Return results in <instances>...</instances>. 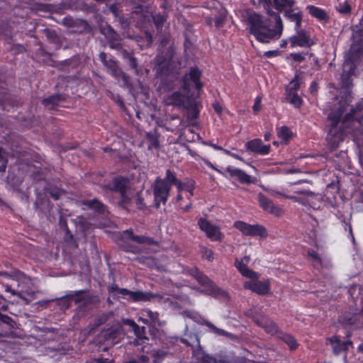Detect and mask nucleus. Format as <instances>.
<instances>
[{
    "label": "nucleus",
    "instance_id": "nucleus-1",
    "mask_svg": "<svg viewBox=\"0 0 363 363\" xmlns=\"http://www.w3.org/2000/svg\"><path fill=\"white\" fill-rule=\"evenodd\" d=\"M259 4L269 15H275L276 28L270 29L268 21L256 13H250L247 19L248 25L251 33L255 35L258 41L267 43L274 39L279 38L283 30L281 19L279 15L275 14L272 9L274 8L278 11H282L284 9L294 6V1L259 0Z\"/></svg>",
    "mask_w": 363,
    "mask_h": 363
},
{
    "label": "nucleus",
    "instance_id": "nucleus-2",
    "mask_svg": "<svg viewBox=\"0 0 363 363\" xmlns=\"http://www.w3.org/2000/svg\"><path fill=\"white\" fill-rule=\"evenodd\" d=\"M345 109V106H341L337 112L332 111L328 115L330 128L327 140L330 145H337L343 140L344 135L348 133L353 134L355 140H363V118H359L363 112V106L359 104L356 109L352 110V113L346 114L340 121Z\"/></svg>",
    "mask_w": 363,
    "mask_h": 363
},
{
    "label": "nucleus",
    "instance_id": "nucleus-3",
    "mask_svg": "<svg viewBox=\"0 0 363 363\" xmlns=\"http://www.w3.org/2000/svg\"><path fill=\"white\" fill-rule=\"evenodd\" d=\"M1 281L11 279L17 283L18 288L16 292L11 289V286H6V291L11 292L12 294H17L20 298L26 302H30L34 298V290L31 287V282L28 277L18 271L13 270L12 272L0 271Z\"/></svg>",
    "mask_w": 363,
    "mask_h": 363
},
{
    "label": "nucleus",
    "instance_id": "nucleus-4",
    "mask_svg": "<svg viewBox=\"0 0 363 363\" xmlns=\"http://www.w3.org/2000/svg\"><path fill=\"white\" fill-rule=\"evenodd\" d=\"M113 189L120 194L121 204L135 203L139 208H142L144 206L143 199L139 193L131 189L127 179L124 178L114 179L113 181Z\"/></svg>",
    "mask_w": 363,
    "mask_h": 363
},
{
    "label": "nucleus",
    "instance_id": "nucleus-5",
    "mask_svg": "<svg viewBox=\"0 0 363 363\" xmlns=\"http://www.w3.org/2000/svg\"><path fill=\"white\" fill-rule=\"evenodd\" d=\"M137 318L139 322L150 327V331L153 338L158 337L161 341H164L165 336L164 332L156 329L157 326L162 325L157 313H154L149 309H143L137 313Z\"/></svg>",
    "mask_w": 363,
    "mask_h": 363
},
{
    "label": "nucleus",
    "instance_id": "nucleus-6",
    "mask_svg": "<svg viewBox=\"0 0 363 363\" xmlns=\"http://www.w3.org/2000/svg\"><path fill=\"white\" fill-rule=\"evenodd\" d=\"M108 291L113 296H116L117 298L122 297L133 302L150 301L152 298L155 296L152 294L141 291H132L126 289H120L116 284L111 285L108 288Z\"/></svg>",
    "mask_w": 363,
    "mask_h": 363
},
{
    "label": "nucleus",
    "instance_id": "nucleus-7",
    "mask_svg": "<svg viewBox=\"0 0 363 363\" xmlns=\"http://www.w3.org/2000/svg\"><path fill=\"white\" fill-rule=\"evenodd\" d=\"M155 203L157 207L160 206V203H165L167 201L170 190V185L165 181L160 178H157L152 186Z\"/></svg>",
    "mask_w": 363,
    "mask_h": 363
},
{
    "label": "nucleus",
    "instance_id": "nucleus-8",
    "mask_svg": "<svg viewBox=\"0 0 363 363\" xmlns=\"http://www.w3.org/2000/svg\"><path fill=\"white\" fill-rule=\"evenodd\" d=\"M233 226L245 236H259L266 238L267 233L264 227L260 225H250L241 220L235 221Z\"/></svg>",
    "mask_w": 363,
    "mask_h": 363
},
{
    "label": "nucleus",
    "instance_id": "nucleus-9",
    "mask_svg": "<svg viewBox=\"0 0 363 363\" xmlns=\"http://www.w3.org/2000/svg\"><path fill=\"white\" fill-rule=\"evenodd\" d=\"M259 274L257 273V277L249 278L250 280L245 281L243 286L246 289H250L259 295L267 294L270 289L269 281H259Z\"/></svg>",
    "mask_w": 363,
    "mask_h": 363
},
{
    "label": "nucleus",
    "instance_id": "nucleus-10",
    "mask_svg": "<svg viewBox=\"0 0 363 363\" xmlns=\"http://www.w3.org/2000/svg\"><path fill=\"white\" fill-rule=\"evenodd\" d=\"M200 229L203 231L206 236L213 241L221 240L223 238L220 228L208 221L205 218H200L198 221Z\"/></svg>",
    "mask_w": 363,
    "mask_h": 363
},
{
    "label": "nucleus",
    "instance_id": "nucleus-11",
    "mask_svg": "<svg viewBox=\"0 0 363 363\" xmlns=\"http://www.w3.org/2000/svg\"><path fill=\"white\" fill-rule=\"evenodd\" d=\"M122 323L124 325H129L133 331L135 335L133 342L135 345L148 344L149 338L145 335L146 329L145 327H139L134 320L130 319H123Z\"/></svg>",
    "mask_w": 363,
    "mask_h": 363
},
{
    "label": "nucleus",
    "instance_id": "nucleus-12",
    "mask_svg": "<svg viewBox=\"0 0 363 363\" xmlns=\"http://www.w3.org/2000/svg\"><path fill=\"white\" fill-rule=\"evenodd\" d=\"M296 35L290 38L289 40L292 48L299 47H310L314 44L309 35L303 30L298 29Z\"/></svg>",
    "mask_w": 363,
    "mask_h": 363
},
{
    "label": "nucleus",
    "instance_id": "nucleus-13",
    "mask_svg": "<svg viewBox=\"0 0 363 363\" xmlns=\"http://www.w3.org/2000/svg\"><path fill=\"white\" fill-rule=\"evenodd\" d=\"M201 72L197 68H191L189 73L186 74L184 79V88L189 89L191 86H195L196 89H201L202 84L199 81Z\"/></svg>",
    "mask_w": 363,
    "mask_h": 363
},
{
    "label": "nucleus",
    "instance_id": "nucleus-14",
    "mask_svg": "<svg viewBox=\"0 0 363 363\" xmlns=\"http://www.w3.org/2000/svg\"><path fill=\"white\" fill-rule=\"evenodd\" d=\"M191 274L196 279L200 284L206 287V293L208 294H213L216 292V287L213 281H211L206 276L200 272L196 268L192 269L191 270Z\"/></svg>",
    "mask_w": 363,
    "mask_h": 363
},
{
    "label": "nucleus",
    "instance_id": "nucleus-15",
    "mask_svg": "<svg viewBox=\"0 0 363 363\" xmlns=\"http://www.w3.org/2000/svg\"><path fill=\"white\" fill-rule=\"evenodd\" d=\"M258 201L260 206L265 211L277 216H279L282 214V209L274 205L272 201L268 199L264 194H259Z\"/></svg>",
    "mask_w": 363,
    "mask_h": 363
},
{
    "label": "nucleus",
    "instance_id": "nucleus-16",
    "mask_svg": "<svg viewBox=\"0 0 363 363\" xmlns=\"http://www.w3.org/2000/svg\"><path fill=\"white\" fill-rule=\"evenodd\" d=\"M185 313L186 314L187 317L193 319L196 322L201 323L202 324H205L207 327H208L211 332L215 333L218 335H223L226 336L228 335V333L220 328H218L214 325H213L211 323L205 320L199 314H198L196 312H190V311H186Z\"/></svg>",
    "mask_w": 363,
    "mask_h": 363
},
{
    "label": "nucleus",
    "instance_id": "nucleus-17",
    "mask_svg": "<svg viewBox=\"0 0 363 363\" xmlns=\"http://www.w3.org/2000/svg\"><path fill=\"white\" fill-rule=\"evenodd\" d=\"M250 258L249 256L243 257L240 260H235V267L240 274L247 278H256L257 277V273L247 267V264L250 262Z\"/></svg>",
    "mask_w": 363,
    "mask_h": 363
},
{
    "label": "nucleus",
    "instance_id": "nucleus-18",
    "mask_svg": "<svg viewBox=\"0 0 363 363\" xmlns=\"http://www.w3.org/2000/svg\"><path fill=\"white\" fill-rule=\"evenodd\" d=\"M247 150L261 155H267L271 149L269 145H265L260 139H254L245 145Z\"/></svg>",
    "mask_w": 363,
    "mask_h": 363
},
{
    "label": "nucleus",
    "instance_id": "nucleus-19",
    "mask_svg": "<svg viewBox=\"0 0 363 363\" xmlns=\"http://www.w3.org/2000/svg\"><path fill=\"white\" fill-rule=\"evenodd\" d=\"M226 171L229 173L231 177H236L239 182L242 184H251L253 182L251 176L247 174L244 171L240 169L228 166L226 168Z\"/></svg>",
    "mask_w": 363,
    "mask_h": 363
},
{
    "label": "nucleus",
    "instance_id": "nucleus-20",
    "mask_svg": "<svg viewBox=\"0 0 363 363\" xmlns=\"http://www.w3.org/2000/svg\"><path fill=\"white\" fill-rule=\"evenodd\" d=\"M285 16L291 22L295 23V29L298 30L301 28L302 22V13L298 9L291 7L283 11Z\"/></svg>",
    "mask_w": 363,
    "mask_h": 363
},
{
    "label": "nucleus",
    "instance_id": "nucleus-21",
    "mask_svg": "<svg viewBox=\"0 0 363 363\" xmlns=\"http://www.w3.org/2000/svg\"><path fill=\"white\" fill-rule=\"evenodd\" d=\"M328 340L332 345L334 353L336 354H340L342 351L347 350L349 347L352 345L350 340L342 342L337 336H333L328 339Z\"/></svg>",
    "mask_w": 363,
    "mask_h": 363
},
{
    "label": "nucleus",
    "instance_id": "nucleus-22",
    "mask_svg": "<svg viewBox=\"0 0 363 363\" xmlns=\"http://www.w3.org/2000/svg\"><path fill=\"white\" fill-rule=\"evenodd\" d=\"M99 58L104 65L107 67L108 72L113 76H118L120 73V70L118 69V65L114 60L109 59L106 60V55L104 52L99 54Z\"/></svg>",
    "mask_w": 363,
    "mask_h": 363
},
{
    "label": "nucleus",
    "instance_id": "nucleus-23",
    "mask_svg": "<svg viewBox=\"0 0 363 363\" xmlns=\"http://www.w3.org/2000/svg\"><path fill=\"white\" fill-rule=\"evenodd\" d=\"M185 100L184 95L179 92H174L165 99V104L174 106H182L184 105Z\"/></svg>",
    "mask_w": 363,
    "mask_h": 363
},
{
    "label": "nucleus",
    "instance_id": "nucleus-24",
    "mask_svg": "<svg viewBox=\"0 0 363 363\" xmlns=\"http://www.w3.org/2000/svg\"><path fill=\"white\" fill-rule=\"evenodd\" d=\"M306 9L311 16L316 18L319 21H326L328 18L326 12L320 8L308 5Z\"/></svg>",
    "mask_w": 363,
    "mask_h": 363
},
{
    "label": "nucleus",
    "instance_id": "nucleus-25",
    "mask_svg": "<svg viewBox=\"0 0 363 363\" xmlns=\"http://www.w3.org/2000/svg\"><path fill=\"white\" fill-rule=\"evenodd\" d=\"M125 234L127 235V237L130 238L131 240L136 242L140 244L147 243V244H152L153 243V241L148 238H145L144 236H135L133 235V233L131 231L127 230L125 232Z\"/></svg>",
    "mask_w": 363,
    "mask_h": 363
},
{
    "label": "nucleus",
    "instance_id": "nucleus-26",
    "mask_svg": "<svg viewBox=\"0 0 363 363\" xmlns=\"http://www.w3.org/2000/svg\"><path fill=\"white\" fill-rule=\"evenodd\" d=\"M301 86V82L298 79V77L297 75L295 76L294 79L291 81L289 84L287 86L286 92L287 94L289 93H296L297 90Z\"/></svg>",
    "mask_w": 363,
    "mask_h": 363
},
{
    "label": "nucleus",
    "instance_id": "nucleus-27",
    "mask_svg": "<svg viewBox=\"0 0 363 363\" xmlns=\"http://www.w3.org/2000/svg\"><path fill=\"white\" fill-rule=\"evenodd\" d=\"M277 135L280 139L288 140L292 136V132L289 128L282 126L278 129Z\"/></svg>",
    "mask_w": 363,
    "mask_h": 363
},
{
    "label": "nucleus",
    "instance_id": "nucleus-28",
    "mask_svg": "<svg viewBox=\"0 0 363 363\" xmlns=\"http://www.w3.org/2000/svg\"><path fill=\"white\" fill-rule=\"evenodd\" d=\"M287 100L296 108H299L302 103L301 99L296 93L287 94Z\"/></svg>",
    "mask_w": 363,
    "mask_h": 363
},
{
    "label": "nucleus",
    "instance_id": "nucleus-29",
    "mask_svg": "<svg viewBox=\"0 0 363 363\" xmlns=\"http://www.w3.org/2000/svg\"><path fill=\"white\" fill-rule=\"evenodd\" d=\"M279 337L282 339L290 347L291 350L296 349L297 347V343L295 339L287 334H280Z\"/></svg>",
    "mask_w": 363,
    "mask_h": 363
},
{
    "label": "nucleus",
    "instance_id": "nucleus-30",
    "mask_svg": "<svg viewBox=\"0 0 363 363\" xmlns=\"http://www.w3.org/2000/svg\"><path fill=\"white\" fill-rule=\"evenodd\" d=\"M84 204L99 212H104V205L97 200L87 201Z\"/></svg>",
    "mask_w": 363,
    "mask_h": 363
},
{
    "label": "nucleus",
    "instance_id": "nucleus-31",
    "mask_svg": "<svg viewBox=\"0 0 363 363\" xmlns=\"http://www.w3.org/2000/svg\"><path fill=\"white\" fill-rule=\"evenodd\" d=\"M163 180H165L170 185V187L172 186V184H175L176 182L178 181L174 174L169 169L167 170L165 179H164Z\"/></svg>",
    "mask_w": 363,
    "mask_h": 363
},
{
    "label": "nucleus",
    "instance_id": "nucleus-32",
    "mask_svg": "<svg viewBox=\"0 0 363 363\" xmlns=\"http://www.w3.org/2000/svg\"><path fill=\"white\" fill-rule=\"evenodd\" d=\"M7 160L4 151L0 148V172H4L6 167Z\"/></svg>",
    "mask_w": 363,
    "mask_h": 363
},
{
    "label": "nucleus",
    "instance_id": "nucleus-33",
    "mask_svg": "<svg viewBox=\"0 0 363 363\" xmlns=\"http://www.w3.org/2000/svg\"><path fill=\"white\" fill-rule=\"evenodd\" d=\"M265 330L268 333L271 335H275L278 333V328L275 323L269 322L265 327Z\"/></svg>",
    "mask_w": 363,
    "mask_h": 363
},
{
    "label": "nucleus",
    "instance_id": "nucleus-34",
    "mask_svg": "<svg viewBox=\"0 0 363 363\" xmlns=\"http://www.w3.org/2000/svg\"><path fill=\"white\" fill-rule=\"evenodd\" d=\"M154 363H160L163 358L167 355V352L163 350H159L155 353Z\"/></svg>",
    "mask_w": 363,
    "mask_h": 363
},
{
    "label": "nucleus",
    "instance_id": "nucleus-35",
    "mask_svg": "<svg viewBox=\"0 0 363 363\" xmlns=\"http://www.w3.org/2000/svg\"><path fill=\"white\" fill-rule=\"evenodd\" d=\"M337 10L340 13L347 14L350 12V6L347 4H340L337 8Z\"/></svg>",
    "mask_w": 363,
    "mask_h": 363
},
{
    "label": "nucleus",
    "instance_id": "nucleus-36",
    "mask_svg": "<svg viewBox=\"0 0 363 363\" xmlns=\"http://www.w3.org/2000/svg\"><path fill=\"white\" fill-rule=\"evenodd\" d=\"M202 256L206 259L211 261L213 259V252L211 250L203 248L201 251Z\"/></svg>",
    "mask_w": 363,
    "mask_h": 363
},
{
    "label": "nucleus",
    "instance_id": "nucleus-37",
    "mask_svg": "<svg viewBox=\"0 0 363 363\" xmlns=\"http://www.w3.org/2000/svg\"><path fill=\"white\" fill-rule=\"evenodd\" d=\"M291 57L293 58L294 60L301 62L305 60V55L303 53H291Z\"/></svg>",
    "mask_w": 363,
    "mask_h": 363
},
{
    "label": "nucleus",
    "instance_id": "nucleus-38",
    "mask_svg": "<svg viewBox=\"0 0 363 363\" xmlns=\"http://www.w3.org/2000/svg\"><path fill=\"white\" fill-rule=\"evenodd\" d=\"M261 101H262L261 96H257L256 98V100H255L254 106H253V111L255 113H257L261 108Z\"/></svg>",
    "mask_w": 363,
    "mask_h": 363
},
{
    "label": "nucleus",
    "instance_id": "nucleus-39",
    "mask_svg": "<svg viewBox=\"0 0 363 363\" xmlns=\"http://www.w3.org/2000/svg\"><path fill=\"white\" fill-rule=\"evenodd\" d=\"M127 363H149V359L147 356L142 355L138 360H132Z\"/></svg>",
    "mask_w": 363,
    "mask_h": 363
},
{
    "label": "nucleus",
    "instance_id": "nucleus-40",
    "mask_svg": "<svg viewBox=\"0 0 363 363\" xmlns=\"http://www.w3.org/2000/svg\"><path fill=\"white\" fill-rule=\"evenodd\" d=\"M349 67L350 70L348 72L349 74H352L354 73V68L352 67V65L350 62H345L343 65L344 72H346L347 68Z\"/></svg>",
    "mask_w": 363,
    "mask_h": 363
},
{
    "label": "nucleus",
    "instance_id": "nucleus-41",
    "mask_svg": "<svg viewBox=\"0 0 363 363\" xmlns=\"http://www.w3.org/2000/svg\"><path fill=\"white\" fill-rule=\"evenodd\" d=\"M154 22L157 27L161 26L164 22V18L161 16H156L153 17Z\"/></svg>",
    "mask_w": 363,
    "mask_h": 363
},
{
    "label": "nucleus",
    "instance_id": "nucleus-42",
    "mask_svg": "<svg viewBox=\"0 0 363 363\" xmlns=\"http://www.w3.org/2000/svg\"><path fill=\"white\" fill-rule=\"evenodd\" d=\"M269 193L272 196H284L286 198L294 199V201H296V199L294 196H284V195H283L282 194H281L279 192H277V191H269Z\"/></svg>",
    "mask_w": 363,
    "mask_h": 363
},
{
    "label": "nucleus",
    "instance_id": "nucleus-43",
    "mask_svg": "<svg viewBox=\"0 0 363 363\" xmlns=\"http://www.w3.org/2000/svg\"><path fill=\"white\" fill-rule=\"evenodd\" d=\"M174 185L177 186L179 193H180L183 190H185L186 184H184L179 180L176 182Z\"/></svg>",
    "mask_w": 363,
    "mask_h": 363
},
{
    "label": "nucleus",
    "instance_id": "nucleus-44",
    "mask_svg": "<svg viewBox=\"0 0 363 363\" xmlns=\"http://www.w3.org/2000/svg\"><path fill=\"white\" fill-rule=\"evenodd\" d=\"M194 189V186L193 183L189 182V183L186 184L185 190H186L189 193L190 196L193 195Z\"/></svg>",
    "mask_w": 363,
    "mask_h": 363
},
{
    "label": "nucleus",
    "instance_id": "nucleus-45",
    "mask_svg": "<svg viewBox=\"0 0 363 363\" xmlns=\"http://www.w3.org/2000/svg\"><path fill=\"white\" fill-rule=\"evenodd\" d=\"M278 55L279 52L277 50H270L264 53V56H266L267 57H272L277 56Z\"/></svg>",
    "mask_w": 363,
    "mask_h": 363
},
{
    "label": "nucleus",
    "instance_id": "nucleus-46",
    "mask_svg": "<svg viewBox=\"0 0 363 363\" xmlns=\"http://www.w3.org/2000/svg\"><path fill=\"white\" fill-rule=\"evenodd\" d=\"M204 162H205V164H206L208 167H209L210 168H211V169H214V170L217 171V172H219V173H221V172H220L219 169H218L217 168H216V167H214V165H213L211 162H209V161H208V160H205V161H204Z\"/></svg>",
    "mask_w": 363,
    "mask_h": 363
},
{
    "label": "nucleus",
    "instance_id": "nucleus-47",
    "mask_svg": "<svg viewBox=\"0 0 363 363\" xmlns=\"http://www.w3.org/2000/svg\"><path fill=\"white\" fill-rule=\"evenodd\" d=\"M129 60L130 67L133 69H136L137 64L135 59H134L133 57H130Z\"/></svg>",
    "mask_w": 363,
    "mask_h": 363
},
{
    "label": "nucleus",
    "instance_id": "nucleus-48",
    "mask_svg": "<svg viewBox=\"0 0 363 363\" xmlns=\"http://www.w3.org/2000/svg\"><path fill=\"white\" fill-rule=\"evenodd\" d=\"M96 363H111V361L108 359H99Z\"/></svg>",
    "mask_w": 363,
    "mask_h": 363
},
{
    "label": "nucleus",
    "instance_id": "nucleus-49",
    "mask_svg": "<svg viewBox=\"0 0 363 363\" xmlns=\"http://www.w3.org/2000/svg\"><path fill=\"white\" fill-rule=\"evenodd\" d=\"M82 292V291H74L72 294L67 295V296L68 297H74V296L81 294Z\"/></svg>",
    "mask_w": 363,
    "mask_h": 363
},
{
    "label": "nucleus",
    "instance_id": "nucleus-50",
    "mask_svg": "<svg viewBox=\"0 0 363 363\" xmlns=\"http://www.w3.org/2000/svg\"><path fill=\"white\" fill-rule=\"evenodd\" d=\"M230 157L239 160H242V157H240L238 155L235 154L233 152H231Z\"/></svg>",
    "mask_w": 363,
    "mask_h": 363
},
{
    "label": "nucleus",
    "instance_id": "nucleus-51",
    "mask_svg": "<svg viewBox=\"0 0 363 363\" xmlns=\"http://www.w3.org/2000/svg\"><path fill=\"white\" fill-rule=\"evenodd\" d=\"M309 255L314 259H317V260H319V257H318V255L315 254L314 252H309Z\"/></svg>",
    "mask_w": 363,
    "mask_h": 363
},
{
    "label": "nucleus",
    "instance_id": "nucleus-52",
    "mask_svg": "<svg viewBox=\"0 0 363 363\" xmlns=\"http://www.w3.org/2000/svg\"><path fill=\"white\" fill-rule=\"evenodd\" d=\"M270 138H271V133L269 132L266 133L264 134V139H265V140L269 141L270 140Z\"/></svg>",
    "mask_w": 363,
    "mask_h": 363
},
{
    "label": "nucleus",
    "instance_id": "nucleus-53",
    "mask_svg": "<svg viewBox=\"0 0 363 363\" xmlns=\"http://www.w3.org/2000/svg\"><path fill=\"white\" fill-rule=\"evenodd\" d=\"M210 145H211L213 149H215V150H223V148H222L221 147L218 146V145H215V144H211H211H210Z\"/></svg>",
    "mask_w": 363,
    "mask_h": 363
},
{
    "label": "nucleus",
    "instance_id": "nucleus-54",
    "mask_svg": "<svg viewBox=\"0 0 363 363\" xmlns=\"http://www.w3.org/2000/svg\"><path fill=\"white\" fill-rule=\"evenodd\" d=\"M52 100H53L52 98L46 99L43 100V104L45 105H47L48 103L52 102Z\"/></svg>",
    "mask_w": 363,
    "mask_h": 363
},
{
    "label": "nucleus",
    "instance_id": "nucleus-55",
    "mask_svg": "<svg viewBox=\"0 0 363 363\" xmlns=\"http://www.w3.org/2000/svg\"><path fill=\"white\" fill-rule=\"evenodd\" d=\"M51 196L56 200L60 198V194L51 193Z\"/></svg>",
    "mask_w": 363,
    "mask_h": 363
},
{
    "label": "nucleus",
    "instance_id": "nucleus-56",
    "mask_svg": "<svg viewBox=\"0 0 363 363\" xmlns=\"http://www.w3.org/2000/svg\"><path fill=\"white\" fill-rule=\"evenodd\" d=\"M214 108L218 113H220L221 108L218 105H214Z\"/></svg>",
    "mask_w": 363,
    "mask_h": 363
},
{
    "label": "nucleus",
    "instance_id": "nucleus-57",
    "mask_svg": "<svg viewBox=\"0 0 363 363\" xmlns=\"http://www.w3.org/2000/svg\"><path fill=\"white\" fill-rule=\"evenodd\" d=\"M311 89L312 92L315 91L316 90V84L315 83L311 84Z\"/></svg>",
    "mask_w": 363,
    "mask_h": 363
},
{
    "label": "nucleus",
    "instance_id": "nucleus-58",
    "mask_svg": "<svg viewBox=\"0 0 363 363\" xmlns=\"http://www.w3.org/2000/svg\"><path fill=\"white\" fill-rule=\"evenodd\" d=\"M222 150L223 151V152H224L225 154H226V155H228L230 156V155H231V152H230V151H229V150H225V149H223Z\"/></svg>",
    "mask_w": 363,
    "mask_h": 363
},
{
    "label": "nucleus",
    "instance_id": "nucleus-59",
    "mask_svg": "<svg viewBox=\"0 0 363 363\" xmlns=\"http://www.w3.org/2000/svg\"><path fill=\"white\" fill-rule=\"evenodd\" d=\"M286 44H287L286 40H282L280 46L283 48V47H285L286 45Z\"/></svg>",
    "mask_w": 363,
    "mask_h": 363
},
{
    "label": "nucleus",
    "instance_id": "nucleus-60",
    "mask_svg": "<svg viewBox=\"0 0 363 363\" xmlns=\"http://www.w3.org/2000/svg\"><path fill=\"white\" fill-rule=\"evenodd\" d=\"M220 21L219 19L216 20V27H220Z\"/></svg>",
    "mask_w": 363,
    "mask_h": 363
},
{
    "label": "nucleus",
    "instance_id": "nucleus-61",
    "mask_svg": "<svg viewBox=\"0 0 363 363\" xmlns=\"http://www.w3.org/2000/svg\"><path fill=\"white\" fill-rule=\"evenodd\" d=\"M358 350L363 352V344L360 345L359 347H358Z\"/></svg>",
    "mask_w": 363,
    "mask_h": 363
},
{
    "label": "nucleus",
    "instance_id": "nucleus-62",
    "mask_svg": "<svg viewBox=\"0 0 363 363\" xmlns=\"http://www.w3.org/2000/svg\"><path fill=\"white\" fill-rule=\"evenodd\" d=\"M189 153L192 157H196V154L191 150H189Z\"/></svg>",
    "mask_w": 363,
    "mask_h": 363
},
{
    "label": "nucleus",
    "instance_id": "nucleus-63",
    "mask_svg": "<svg viewBox=\"0 0 363 363\" xmlns=\"http://www.w3.org/2000/svg\"><path fill=\"white\" fill-rule=\"evenodd\" d=\"M343 85H345V86H349V85H350V82H347H347H344V81H343Z\"/></svg>",
    "mask_w": 363,
    "mask_h": 363
},
{
    "label": "nucleus",
    "instance_id": "nucleus-64",
    "mask_svg": "<svg viewBox=\"0 0 363 363\" xmlns=\"http://www.w3.org/2000/svg\"><path fill=\"white\" fill-rule=\"evenodd\" d=\"M177 199H178V200H181V199H182V196H181V194H180V193H179V194H178V196H177Z\"/></svg>",
    "mask_w": 363,
    "mask_h": 363
}]
</instances>
